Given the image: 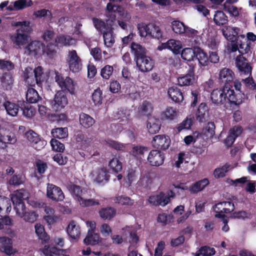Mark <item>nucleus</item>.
Returning a JSON list of instances; mask_svg holds the SVG:
<instances>
[{"label": "nucleus", "mask_w": 256, "mask_h": 256, "mask_svg": "<svg viewBox=\"0 0 256 256\" xmlns=\"http://www.w3.org/2000/svg\"><path fill=\"white\" fill-rule=\"evenodd\" d=\"M12 26L20 27L16 30V33L10 36V40L16 48H21L28 42V34L32 31L30 22L28 20L13 22Z\"/></svg>", "instance_id": "1"}, {"label": "nucleus", "mask_w": 256, "mask_h": 256, "mask_svg": "<svg viewBox=\"0 0 256 256\" xmlns=\"http://www.w3.org/2000/svg\"><path fill=\"white\" fill-rule=\"evenodd\" d=\"M211 99L216 104H223L226 99L236 104L242 102L241 94L236 96L233 90L226 86L222 88L214 90L211 94Z\"/></svg>", "instance_id": "2"}, {"label": "nucleus", "mask_w": 256, "mask_h": 256, "mask_svg": "<svg viewBox=\"0 0 256 256\" xmlns=\"http://www.w3.org/2000/svg\"><path fill=\"white\" fill-rule=\"evenodd\" d=\"M23 77L28 84L31 86L36 84L40 85L44 81V74L41 66H38L34 70L30 67L26 68L24 71Z\"/></svg>", "instance_id": "3"}, {"label": "nucleus", "mask_w": 256, "mask_h": 256, "mask_svg": "<svg viewBox=\"0 0 256 256\" xmlns=\"http://www.w3.org/2000/svg\"><path fill=\"white\" fill-rule=\"evenodd\" d=\"M17 138L10 125H4L0 128V149H5L8 144H14Z\"/></svg>", "instance_id": "4"}, {"label": "nucleus", "mask_w": 256, "mask_h": 256, "mask_svg": "<svg viewBox=\"0 0 256 256\" xmlns=\"http://www.w3.org/2000/svg\"><path fill=\"white\" fill-rule=\"evenodd\" d=\"M108 171L104 166L96 167L92 169L89 176L94 182L102 183L108 181Z\"/></svg>", "instance_id": "5"}, {"label": "nucleus", "mask_w": 256, "mask_h": 256, "mask_svg": "<svg viewBox=\"0 0 256 256\" xmlns=\"http://www.w3.org/2000/svg\"><path fill=\"white\" fill-rule=\"evenodd\" d=\"M55 79L62 91L68 90L71 94H74L76 84L70 78H64L56 73Z\"/></svg>", "instance_id": "6"}, {"label": "nucleus", "mask_w": 256, "mask_h": 256, "mask_svg": "<svg viewBox=\"0 0 256 256\" xmlns=\"http://www.w3.org/2000/svg\"><path fill=\"white\" fill-rule=\"evenodd\" d=\"M46 196L56 202H62L64 198V195L60 188L52 184H48Z\"/></svg>", "instance_id": "7"}, {"label": "nucleus", "mask_w": 256, "mask_h": 256, "mask_svg": "<svg viewBox=\"0 0 256 256\" xmlns=\"http://www.w3.org/2000/svg\"><path fill=\"white\" fill-rule=\"evenodd\" d=\"M135 60L137 68L142 72H150L154 68V62L153 60L146 55L139 57Z\"/></svg>", "instance_id": "8"}, {"label": "nucleus", "mask_w": 256, "mask_h": 256, "mask_svg": "<svg viewBox=\"0 0 256 256\" xmlns=\"http://www.w3.org/2000/svg\"><path fill=\"white\" fill-rule=\"evenodd\" d=\"M28 140L30 143L31 146L36 150H40L43 148L46 145L45 140H41L38 135L33 130H29L25 134Z\"/></svg>", "instance_id": "9"}, {"label": "nucleus", "mask_w": 256, "mask_h": 256, "mask_svg": "<svg viewBox=\"0 0 256 256\" xmlns=\"http://www.w3.org/2000/svg\"><path fill=\"white\" fill-rule=\"evenodd\" d=\"M0 244V251L8 256L14 255L18 252V250L12 246V240L11 238L6 236H1Z\"/></svg>", "instance_id": "10"}, {"label": "nucleus", "mask_w": 256, "mask_h": 256, "mask_svg": "<svg viewBox=\"0 0 256 256\" xmlns=\"http://www.w3.org/2000/svg\"><path fill=\"white\" fill-rule=\"evenodd\" d=\"M235 64L241 75H251L252 68L248 60L242 56L239 55L236 57Z\"/></svg>", "instance_id": "11"}, {"label": "nucleus", "mask_w": 256, "mask_h": 256, "mask_svg": "<svg viewBox=\"0 0 256 256\" xmlns=\"http://www.w3.org/2000/svg\"><path fill=\"white\" fill-rule=\"evenodd\" d=\"M68 63L70 70L73 72H78L82 68L81 60L74 50L69 52Z\"/></svg>", "instance_id": "12"}, {"label": "nucleus", "mask_w": 256, "mask_h": 256, "mask_svg": "<svg viewBox=\"0 0 256 256\" xmlns=\"http://www.w3.org/2000/svg\"><path fill=\"white\" fill-rule=\"evenodd\" d=\"M44 45L38 40H34L28 44L24 48V53L28 55L36 56L44 52Z\"/></svg>", "instance_id": "13"}, {"label": "nucleus", "mask_w": 256, "mask_h": 256, "mask_svg": "<svg viewBox=\"0 0 256 256\" xmlns=\"http://www.w3.org/2000/svg\"><path fill=\"white\" fill-rule=\"evenodd\" d=\"M152 143L153 146L156 148L166 150L170 146V140L168 136L160 134L154 137Z\"/></svg>", "instance_id": "14"}, {"label": "nucleus", "mask_w": 256, "mask_h": 256, "mask_svg": "<svg viewBox=\"0 0 256 256\" xmlns=\"http://www.w3.org/2000/svg\"><path fill=\"white\" fill-rule=\"evenodd\" d=\"M68 104L67 98L64 91H58L55 95L52 102V108L54 110H59Z\"/></svg>", "instance_id": "15"}, {"label": "nucleus", "mask_w": 256, "mask_h": 256, "mask_svg": "<svg viewBox=\"0 0 256 256\" xmlns=\"http://www.w3.org/2000/svg\"><path fill=\"white\" fill-rule=\"evenodd\" d=\"M148 160L151 166H158L163 164L164 156L160 151L152 150L149 153Z\"/></svg>", "instance_id": "16"}, {"label": "nucleus", "mask_w": 256, "mask_h": 256, "mask_svg": "<svg viewBox=\"0 0 256 256\" xmlns=\"http://www.w3.org/2000/svg\"><path fill=\"white\" fill-rule=\"evenodd\" d=\"M182 48V44L180 40L170 39L166 42L162 43L158 46V49L162 50L164 49H168L174 54H178Z\"/></svg>", "instance_id": "17"}, {"label": "nucleus", "mask_w": 256, "mask_h": 256, "mask_svg": "<svg viewBox=\"0 0 256 256\" xmlns=\"http://www.w3.org/2000/svg\"><path fill=\"white\" fill-rule=\"evenodd\" d=\"M194 67H190L188 72L186 75L178 78V82L180 86H188L192 84L195 82Z\"/></svg>", "instance_id": "18"}, {"label": "nucleus", "mask_w": 256, "mask_h": 256, "mask_svg": "<svg viewBox=\"0 0 256 256\" xmlns=\"http://www.w3.org/2000/svg\"><path fill=\"white\" fill-rule=\"evenodd\" d=\"M243 131L242 128L240 126H234L231 128L228 132V134L224 142L228 146H231L235 141L236 138L241 135Z\"/></svg>", "instance_id": "19"}, {"label": "nucleus", "mask_w": 256, "mask_h": 256, "mask_svg": "<svg viewBox=\"0 0 256 256\" xmlns=\"http://www.w3.org/2000/svg\"><path fill=\"white\" fill-rule=\"evenodd\" d=\"M66 232L70 237L74 240L78 239L81 234L80 226L74 220H72L68 224L66 228Z\"/></svg>", "instance_id": "20"}, {"label": "nucleus", "mask_w": 256, "mask_h": 256, "mask_svg": "<svg viewBox=\"0 0 256 256\" xmlns=\"http://www.w3.org/2000/svg\"><path fill=\"white\" fill-rule=\"evenodd\" d=\"M235 78L234 72L226 68L221 69L218 74V79L223 83L227 84L232 82Z\"/></svg>", "instance_id": "21"}, {"label": "nucleus", "mask_w": 256, "mask_h": 256, "mask_svg": "<svg viewBox=\"0 0 256 256\" xmlns=\"http://www.w3.org/2000/svg\"><path fill=\"white\" fill-rule=\"evenodd\" d=\"M108 24L110 25V29L104 32L102 34L104 45L108 48H112L115 42L113 34V30L114 24L110 23V20L108 21Z\"/></svg>", "instance_id": "22"}, {"label": "nucleus", "mask_w": 256, "mask_h": 256, "mask_svg": "<svg viewBox=\"0 0 256 256\" xmlns=\"http://www.w3.org/2000/svg\"><path fill=\"white\" fill-rule=\"evenodd\" d=\"M28 193L22 189L15 191L11 194V200L13 204H22L23 200L28 198Z\"/></svg>", "instance_id": "23"}, {"label": "nucleus", "mask_w": 256, "mask_h": 256, "mask_svg": "<svg viewBox=\"0 0 256 256\" xmlns=\"http://www.w3.org/2000/svg\"><path fill=\"white\" fill-rule=\"evenodd\" d=\"M92 20L95 28L102 34H103L104 32L110 29V25L108 24V20H110V24H114L116 23L112 20H110V18H108L106 20V24L102 20L96 18H92Z\"/></svg>", "instance_id": "24"}, {"label": "nucleus", "mask_w": 256, "mask_h": 256, "mask_svg": "<svg viewBox=\"0 0 256 256\" xmlns=\"http://www.w3.org/2000/svg\"><path fill=\"white\" fill-rule=\"evenodd\" d=\"M239 29L236 27L226 26L222 29V32L224 37L231 42L236 40V37L238 34Z\"/></svg>", "instance_id": "25"}, {"label": "nucleus", "mask_w": 256, "mask_h": 256, "mask_svg": "<svg viewBox=\"0 0 256 256\" xmlns=\"http://www.w3.org/2000/svg\"><path fill=\"white\" fill-rule=\"evenodd\" d=\"M146 126L150 134H156L160 128V121L158 118H156L154 117H149Z\"/></svg>", "instance_id": "26"}, {"label": "nucleus", "mask_w": 256, "mask_h": 256, "mask_svg": "<svg viewBox=\"0 0 256 256\" xmlns=\"http://www.w3.org/2000/svg\"><path fill=\"white\" fill-rule=\"evenodd\" d=\"M68 188L73 198L79 202L82 198V192L80 187L72 183H70L68 185Z\"/></svg>", "instance_id": "27"}, {"label": "nucleus", "mask_w": 256, "mask_h": 256, "mask_svg": "<svg viewBox=\"0 0 256 256\" xmlns=\"http://www.w3.org/2000/svg\"><path fill=\"white\" fill-rule=\"evenodd\" d=\"M168 93L170 98L176 102H182L184 100L182 92L180 90L176 87L172 86L170 88Z\"/></svg>", "instance_id": "28"}, {"label": "nucleus", "mask_w": 256, "mask_h": 256, "mask_svg": "<svg viewBox=\"0 0 256 256\" xmlns=\"http://www.w3.org/2000/svg\"><path fill=\"white\" fill-rule=\"evenodd\" d=\"M196 119L200 122L206 121L208 116V107L204 103H202L198 106L196 112Z\"/></svg>", "instance_id": "29"}, {"label": "nucleus", "mask_w": 256, "mask_h": 256, "mask_svg": "<svg viewBox=\"0 0 256 256\" xmlns=\"http://www.w3.org/2000/svg\"><path fill=\"white\" fill-rule=\"evenodd\" d=\"M208 184V179L204 178L192 184L188 189L190 193L196 194L202 190Z\"/></svg>", "instance_id": "30"}, {"label": "nucleus", "mask_w": 256, "mask_h": 256, "mask_svg": "<svg viewBox=\"0 0 256 256\" xmlns=\"http://www.w3.org/2000/svg\"><path fill=\"white\" fill-rule=\"evenodd\" d=\"M55 42L57 45L69 46L74 44L76 40L69 36L60 35L56 37Z\"/></svg>", "instance_id": "31"}, {"label": "nucleus", "mask_w": 256, "mask_h": 256, "mask_svg": "<svg viewBox=\"0 0 256 256\" xmlns=\"http://www.w3.org/2000/svg\"><path fill=\"white\" fill-rule=\"evenodd\" d=\"M2 106L8 115L12 116H17L19 110V106L18 105L10 102L9 101H5L3 102Z\"/></svg>", "instance_id": "32"}, {"label": "nucleus", "mask_w": 256, "mask_h": 256, "mask_svg": "<svg viewBox=\"0 0 256 256\" xmlns=\"http://www.w3.org/2000/svg\"><path fill=\"white\" fill-rule=\"evenodd\" d=\"M11 210V204L8 198L0 196V214H8Z\"/></svg>", "instance_id": "33"}, {"label": "nucleus", "mask_w": 256, "mask_h": 256, "mask_svg": "<svg viewBox=\"0 0 256 256\" xmlns=\"http://www.w3.org/2000/svg\"><path fill=\"white\" fill-rule=\"evenodd\" d=\"M116 210L111 207L103 208L99 211L100 218L104 220H110L116 214Z\"/></svg>", "instance_id": "34"}, {"label": "nucleus", "mask_w": 256, "mask_h": 256, "mask_svg": "<svg viewBox=\"0 0 256 256\" xmlns=\"http://www.w3.org/2000/svg\"><path fill=\"white\" fill-rule=\"evenodd\" d=\"M80 123L85 128L91 127L95 122L94 120L88 114L82 113L80 114Z\"/></svg>", "instance_id": "35"}, {"label": "nucleus", "mask_w": 256, "mask_h": 256, "mask_svg": "<svg viewBox=\"0 0 256 256\" xmlns=\"http://www.w3.org/2000/svg\"><path fill=\"white\" fill-rule=\"evenodd\" d=\"M132 53L135 56V60L139 57H142L146 55V51L141 45L132 42L131 44Z\"/></svg>", "instance_id": "36"}, {"label": "nucleus", "mask_w": 256, "mask_h": 256, "mask_svg": "<svg viewBox=\"0 0 256 256\" xmlns=\"http://www.w3.org/2000/svg\"><path fill=\"white\" fill-rule=\"evenodd\" d=\"M154 178V174L146 172L141 176L138 182L143 186H148L152 182Z\"/></svg>", "instance_id": "37"}, {"label": "nucleus", "mask_w": 256, "mask_h": 256, "mask_svg": "<svg viewBox=\"0 0 256 256\" xmlns=\"http://www.w3.org/2000/svg\"><path fill=\"white\" fill-rule=\"evenodd\" d=\"M148 36L159 39L162 37V34L159 26L154 24H148Z\"/></svg>", "instance_id": "38"}, {"label": "nucleus", "mask_w": 256, "mask_h": 256, "mask_svg": "<svg viewBox=\"0 0 256 256\" xmlns=\"http://www.w3.org/2000/svg\"><path fill=\"white\" fill-rule=\"evenodd\" d=\"M35 232L39 239L42 242H46L49 240V236L46 234L44 226L40 224H36L35 226Z\"/></svg>", "instance_id": "39"}, {"label": "nucleus", "mask_w": 256, "mask_h": 256, "mask_svg": "<svg viewBox=\"0 0 256 256\" xmlns=\"http://www.w3.org/2000/svg\"><path fill=\"white\" fill-rule=\"evenodd\" d=\"M112 1L110 0V2L107 4L106 6V14L110 17V20H112L114 22H116V16L113 14L112 12H118L120 10H122V8L118 6L114 5L112 4Z\"/></svg>", "instance_id": "40"}, {"label": "nucleus", "mask_w": 256, "mask_h": 256, "mask_svg": "<svg viewBox=\"0 0 256 256\" xmlns=\"http://www.w3.org/2000/svg\"><path fill=\"white\" fill-rule=\"evenodd\" d=\"M195 56L198 59L200 66H206L208 65V59L207 54L202 50L199 48H196Z\"/></svg>", "instance_id": "41"}, {"label": "nucleus", "mask_w": 256, "mask_h": 256, "mask_svg": "<svg viewBox=\"0 0 256 256\" xmlns=\"http://www.w3.org/2000/svg\"><path fill=\"white\" fill-rule=\"evenodd\" d=\"M100 235L95 232L88 234L86 238L84 240V242L87 245H95L100 242Z\"/></svg>", "instance_id": "42"}, {"label": "nucleus", "mask_w": 256, "mask_h": 256, "mask_svg": "<svg viewBox=\"0 0 256 256\" xmlns=\"http://www.w3.org/2000/svg\"><path fill=\"white\" fill-rule=\"evenodd\" d=\"M32 4L30 0H18L14 2V8L9 6L8 9L10 10H19L23 9L28 6H30Z\"/></svg>", "instance_id": "43"}, {"label": "nucleus", "mask_w": 256, "mask_h": 256, "mask_svg": "<svg viewBox=\"0 0 256 256\" xmlns=\"http://www.w3.org/2000/svg\"><path fill=\"white\" fill-rule=\"evenodd\" d=\"M230 164L226 163L222 167L215 169L214 172V178H218L224 176L226 174L230 169Z\"/></svg>", "instance_id": "44"}, {"label": "nucleus", "mask_w": 256, "mask_h": 256, "mask_svg": "<svg viewBox=\"0 0 256 256\" xmlns=\"http://www.w3.org/2000/svg\"><path fill=\"white\" fill-rule=\"evenodd\" d=\"M196 52V48H184L181 53V56L182 59L190 61L192 60L194 58Z\"/></svg>", "instance_id": "45"}, {"label": "nucleus", "mask_w": 256, "mask_h": 256, "mask_svg": "<svg viewBox=\"0 0 256 256\" xmlns=\"http://www.w3.org/2000/svg\"><path fill=\"white\" fill-rule=\"evenodd\" d=\"M28 102L30 103H36L40 99V97L36 90L32 88H28L26 94Z\"/></svg>", "instance_id": "46"}, {"label": "nucleus", "mask_w": 256, "mask_h": 256, "mask_svg": "<svg viewBox=\"0 0 256 256\" xmlns=\"http://www.w3.org/2000/svg\"><path fill=\"white\" fill-rule=\"evenodd\" d=\"M51 134L54 138L60 139L64 138L68 136V129L66 128H58L52 129Z\"/></svg>", "instance_id": "47"}, {"label": "nucleus", "mask_w": 256, "mask_h": 256, "mask_svg": "<svg viewBox=\"0 0 256 256\" xmlns=\"http://www.w3.org/2000/svg\"><path fill=\"white\" fill-rule=\"evenodd\" d=\"M153 107L150 102L144 101L139 109V112L141 115L148 116L152 112Z\"/></svg>", "instance_id": "48"}, {"label": "nucleus", "mask_w": 256, "mask_h": 256, "mask_svg": "<svg viewBox=\"0 0 256 256\" xmlns=\"http://www.w3.org/2000/svg\"><path fill=\"white\" fill-rule=\"evenodd\" d=\"M186 26L178 20H174L172 23V30L177 34H183L186 32Z\"/></svg>", "instance_id": "49"}, {"label": "nucleus", "mask_w": 256, "mask_h": 256, "mask_svg": "<svg viewBox=\"0 0 256 256\" xmlns=\"http://www.w3.org/2000/svg\"><path fill=\"white\" fill-rule=\"evenodd\" d=\"M13 82V78L9 73L4 74L1 78L2 84L6 89L10 88Z\"/></svg>", "instance_id": "50"}, {"label": "nucleus", "mask_w": 256, "mask_h": 256, "mask_svg": "<svg viewBox=\"0 0 256 256\" xmlns=\"http://www.w3.org/2000/svg\"><path fill=\"white\" fill-rule=\"evenodd\" d=\"M163 118L166 120H172L177 116L176 110L172 107H168L162 114Z\"/></svg>", "instance_id": "51"}, {"label": "nucleus", "mask_w": 256, "mask_h": 256, "mask_svg": "<svg viewBox=\"0 0 256 256\" xmlns=\"http://www.w3.org/2000/svg\"><path fill=\"white\" fill-rule=\"evenodd\" d=\"M214 20L218 25H222L227 22V17L222 11H217L214 16Z\"/></svg>", "instance_id": "52"}, {"label": "nucleus", "mask_w": 256, "mask_h": 256, "mask_svg": "<svg viewBox=\"0 0 256 256\" xmlns=\"http://www.w3.org/2000/svg\"><path fill=\"white\" fill-rule=\"evenodd\" d=\"M76 140L78 144V146L82 149L86 148L90 142L88 138H85L82 134H78L76 136Z\"/></svg>", "instance_id": "53"}, {"label": "nucleus", "mask_w": 256, "mask_h": 256, "mask_svg": "<svg viewBox=\"0 0 256 256\" xmlns=\"http://www.w3.org/2000/svg\"><path fill=\"white\" fill-rule=\"evenodd\" d=\"M109 166L113 171L117 173L122 170V162L116 158H114L110 161Z\"/></svg>", "instance_id": "54"}, {"label": "nucleus", "mask_w": 256, "mask_h": 256, "mask_svg": "<svg viewBox=\"0 0 256 256\" xmlns=\"http://www.w3.org/2000/svg\"><path fill=\"white\" fill-rule=\"evenodd\" d=\"M216 251L214 248L208 246L201 248L196 254V256H212L214 255Z\"/></svg>", "instance_id": "55"}, {"label": "nucleus", "mask_w": 256, "mask_h": 256, "mask_svg": "<svg viewBox=\"0 0 256 256\" xmlns=\"http://www.w3.org/2000/svg\"><path fill=\"white\" fill-rule=\"evenodd\" d=\"M175 194L172 190H168L166 194H164L162 192H160V196H162L160 199V202H164L166 204H160V206H166L170 202V198H173Z\"/></svg>", "instance_id": "56"}, {"label": "nucleus", "mask_w": 256, "mask_h": 256, "mask_svg": "<svg viewBox=\"0 0 256 256\" xmlns=\"http://www.w3.org/2000/svg\"><path fill=\"white\" fill-rule=\"evenodd\" d=\"M114 202L121 205H128L132 206L134 204V200L130 199L128 196H118L116 197L114 199Z\"/></svg>", "instance_id": "57"}, {"label": "nucleus", "mask_w": 256, "mask_h": 256, "mask_svg": "<svg viewBox=\"0 0 256 256\" xmlns=\"http://www.w3.org/2000/svg\"><path fill=\"white\" fill-rule=\"evenodd\" d=\"M92 100L95 105H100L102 103V92L100 88L94 90L92 95Z\"/></svg>", "instance_id": "58"}, {"label": "nucleus", "mask_w": 256, "mask_h": 256, "mask_svg": "<svg viewBox=\"0 0 256 256\" xmlns=\"http://www.w3.org/2000/svg\"><path fill=\"white\" fill-rule=\"evenodd\" d=\"M50 144L52 149L55 151L63 152L64 150V144L56 140L52 139L50 140Z\"/></svg>", "instance_id": "59"}, {"label": "nucleus", "mask_w": 256, "mask_h": 256, "mask_svg": "<svg viewBox=\"0 0 256 256\" xmlns=\"http://www.w3.org/2000/svg\"><path fill=\"white\" fill-rule=\"evenodd\" d=\"M148 151L146 148L142 146H135L133 148L132 154L138 158H141L142 156L144 154L145 152Z\"/></svg>", "instance_id": "60"}, {"label": "nucleus", "mask_w": 256, "mask_h": 256, "mask_svg": "<svg viewBox=\"0 0 256 256\" xmlns=\"http://www.w3.org/2000/svg\"><path fill=\"white\" fill-rule=\"evenodd\" d=\"M24 177L20 175H14L8 180V184L13 186H18L24 182Z\"/></svg>", "instance_id": "61"}, {"label": "nucleus", "mask_w": 256, "mask_h": 256, "mask_svg": "<svg viewBox=\"0 0 256 256\" xmlns=\"http://www.w3.org/2000/svg\"><path fill=\"white\" fill-rule=\"evenodd\" d=\"M193 123V119L192 118H186L185 120H183L180 124H179L178 130V131H181L182 130H188L190 128Z\"/></svg>", "instance_id": "62"}, {"label": "nucleus", "mask_w": 256, "mask_h": 256, "mask_svg": "<svg viewBox=\"0 0 256 256\" xmlns=\"http://www.w3.org/2000/svg\"><path fill=\"white\" fill-rule=\"evenodd\" d=\"M38 215L34 212H28L22 217L24 220L28 222H34L38 218Z\"/></svg>", "instance_id": "63"}, {"label": "nucleus", "mask_w": 256, "mask_h": 256, "mask_svg": "<svg viewBox=\"0 0 256 256\" xmlns=\"http://www.w3.org/2000/svg\"><path fill=\"white\" fill-rule=\"evenodd\" d=\"M122 130V128L120 124H112L110 125L108 134L112 136H117Z\"/></svg>", "instance_id": "64"}]
</instances>
